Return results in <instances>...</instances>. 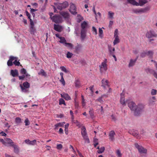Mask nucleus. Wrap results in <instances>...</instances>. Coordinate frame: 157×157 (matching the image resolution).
<instances>
[{
    "mask_svg": "<svg viewBox=\"0 0 157 157\" xmlns=\"http://www.w3.org/2000/svg\"><path fill=\"white\" fill-rule=\"evenodd\" d=\"M30 86V84L27 81L23 82V85L22 84H20V85L22 91L24 92H27V90L26 89L29 88Z\"/></svg>",
    "mask_w": 157,
    "mask_h": 157,
    "instance_id": "4",
    "label": "nucleus"
},
{
    "mask_svg": "<svg viewBox=\"0 0 157 157\" xmlns=\"http://www.w3.org/2000/svg\"><path fill=\"white\" fill-rule=\"evenodd\" d=\"M11 75L13 77L17 76L18 75V71L17 70H11Z\"/></svg>",
    "mask_w": 157,
    "mask_h": 157,
    "instance_id": "18",
    "label": "nucleus"
},
{
    "mask_svg": "<svg viewBox=\"0 0 157 157\" xmlns=\"http://www.w3.org/2000/svg\"><path fill=\"white\" fill-rule=\"evenodd\" d=\"M60 68L61 69V70L62 71H63L66 73L67 72V70L66 67H64L61 66L60 67Z\"/></svg>",
    "mask_w": 157,
    "mask_h": 157,
    "instance_id": "52",
    "label": "nucleus"
},
{
    "mask_svg": "<svg viewBox=\"0 0 157 157\" xmlns=\"http://www.w3.org/2000/svg\"><path fill=\"white\" fill-rule=\"evenodd\" d=\"M25 13H26V16L28 17V18L29 19L30 18V15L29 13L26 10L25 11Z\"/></svg>",
    "mask_w": 157,
    "mask_h": 157,
    "instance_id": "63",
    "label": "nucleus"
},
{
    "mask_svg": "<svg viewBox=\"0 0 157 157\" xmlns=\"http://www.w3.org/2000/svg\"><path fill=\"white\" fill-rule=\"evenodd\" d=\"M75 109H78V108L79 103L78 102L76 101L75 100Z\"/></svg>",
    "mask_w": 157,
    "mask_h": 157,
    "instance_id": "57",
    "label": "nucleus"
},
{
    "mask_svg": "<svg viewBox=\"0 0 157 157\" xmlns=\"http://www.w3.org/2000/svg\"><path fill=\"white\" fill-rule=\"evenodd\" d=\"M87 26V24L85 21H83L81 24V29L83 30H86V28Z\"/></svg>",
    "mask_w": 157,
    "mask_h": 157,
    "instance_id": "19",
    "label": "nucleus"
},
{
    "mask_svg": "<svg viewBox=\"0 0 157 157\" xmlns=\"http://www.w3.org/2000/svg\"><path fill=\"white\" fill-rule=\"evenodd\" d=\"M136 60V59L133 60L132 59H131L128 64V67H130L134 66Z\"/></svg>",
    "mask_w": 157,
    "mask_h": 157,
    "instance_id": "25",
    "label": "nucleus"
},
{
    "mask_svg": "<svg viewBox=\"0 0 157 157\" xmlns=\"http://www.w3.org/2000/svg\"><path fill=\"white\" fill-rule=\"evenodd\" d=\"M54 29L58 32H61L62 31V27L58 25L54 24Z\"/></svg>",
    "mask_w": 157,
    "mask_h": 157,
    "instance_id": "16",
    "label": "nucleus"
},
{
    "mask_svg": "<svg viewBox=\"0 0 157 157\" xmlns=\"http://www.w3.org/2000/svg\"><path fill=\"white\" fill-rule=\"evenodd\" d=\"M73 55V54L72 53L69 52H68L67 54V57L68 58H71Z\"/></svg>",
    "mask_w": 157,
    "mask_h": 157,
    "instance_id": "45",
    "label": "nucleus"
},
{
    "mask_svg": "<svg viewBox=\"0 0 157 157\" xmlns=\"http://www.w3.org/2000/svg\"><path fill=\"white\" fill-rule=\"evenodd\" d=\"M115 39L113 42L114 45H115L120 42L118 36H114Z\"/></svg>",
    "mask_w": 157,
    "mask_h": 157,
    "instance_id": "28",
    "label": "nucleus"
},
{
    "mask_svg": "<svg viewBox=\"0 0 157 157\" xmlns=\"http://www.w3.org/2000/svg\"><path fill=\"white\" fill-rule=\"evenodd\" d=\"M60 81L63 84V86H64L65 85V82L64 81V78L63 77H62V78H61V79L60 80Z\"/></svg>",
    "mask_w": 157,
    "mask_h": 157,
    "instance_id": "55",
    "label": "nucleus"
},
{
    "mask_svg": "<svg viewBox=\"0 0 157 157\" xmlns=\"http://www.w3.org/2000/svg\"><path fill=\"white\" fill-rule=\"evenodd\" d=\"M128 2V3L134 5H136V6H138L139 5V3L136 2L134 0H127Z\"/></svg>",
    "mask_w": 157,
    "mask_h": 157,
    "instance_id": "24",
    "label": "nucleus"
},
{
    "mask_svg": "<svg viewBox=\"0 0 157 157\" xmlns=\"http://www.w3.org/2000/svg\"><path fill=\"white\" fill-rule=\"evenodd\" d=\"M128 132L134 136H137L138 135V132L137 131L132 128L128 131Z\"/></svg>",
    "mask_w": 157,
    "mask_h": 157,
    "instance_id": "15",
    "label": "nucleus"
},
{
    "mask_svg": "<svg viewBox=\"0 0 157 157\" xmlns=\"http://www.w3.org/2000/svg\"><path fill=\"white\" fill-rule=\"evenodd\" d=\"M107 59L102 62L101 65H99L100 71L101 73H102L104 71H106L107 69Z\"/></svg>",
    "mask_w": 157,
    "mask_h": 157,
    "instance_id": "3",
    "label": "nucleus"
},
{
    "mask_svg": "<svg viewBox=\"0 0 157 157\" xmlns=\"http://www.w3.org/2000/svg\"><path fill=\"white\" fill-rule=\"evenodd\" d=\"M68 5V3L67 1H65L62 3H57L56 6L58 10H61L67 7Z\"/></svg>",
    "mask_w": 157,
    "mask_h": 157,
    "instance_id": "2",
    "label": "nucleus"
},
{
    "mask_svg": "<svg viewBox=\"0 0 157 157\" xmlns=\"http://www.w3.org/2000/svg\"><path fill=\"white\" fill-rule=\"evenodd\" d=\"M24 123H25V125L26 126L29 125L30 124V122L28 119L27 118H26L25 119L24 121Z\"/></svg>",
    "mask_w": 157,
    "mask_h": 157,
    "instance_id": "51",
    "label": "nucleus"
},
{
    "mask_svg": "<svg viewBox=\"0 0 157 157\" xmlns=\"http://www.w3.org/2000/svg\"><path fill=\"white\" fill-rule=\"evenodd\" d=\"M103 31L100 28L99 29V36L100 37L102 38L103 37Z\"/></svg>",
    "mask_w": 157,
    "mask_h": 157,
    "instance_id": "40",
    "label": "nucleus"
},
{
    "mask_svg": "<svg viewBox=\"0 0 157 157\" xmlns=\"http://www.w3.org/2000/svg\"><path fill=\"white\" fill-rule=\"evenodd\" d=\"M82 98V105L83 106H84L85 105V99L84 98V97L83 95H82L81 96Z\"/></svg>",
    "mask_w": 157,
    "mask_h": 157,
    "instance_id": "60",
    "label": "nucleus"
},
{
    "mask_svg": "<svg viewBox=\"0 0 157 157\" xmlns=\"http://www.w3.org/2000/svg\"><path fill=\"white\" fill-rule=\"evenodd\" d=\"M69 11L72 14L74 15H75L77 13L75 6L72 3H71L70 4Z\"/></svg>",
    "mask_w": 157,
    "mask_h": 157,
    "instance_id": "7",
    "label": "nucleus"
},
{
    "mask_svg": "<svg viewBox=\"0 0 157 157\" xmlns=\"http://www.w3.org/2000/svg\"><path fill=\"white\" fill-rule=\"evenodd\" d=\"M66 46L69 47V48H72L73 47V45L72 44L70 43H66L64 45Z\"/></svg>",
    "mask_w": 157,
    "mask_h": 157,
    "instance_id": "42",
    "label": "nucleus"
},
{
    "mask_svg": "<svg viewBox=\"0 0 157 157\" xmlns=\"http://www.w3.org/2000/svg\"><path fill=\"white\" fill-rule=\"evenodd\" d=\"M65 124V123L64 122L59 123L56 124L55 126L56 128H57L58 127H63V126Z\"/></svg>",
    "mask_w": 157,
    "mask_h": 157,
    "instance_id": "31",
    "label": "nucleus"
},
{
    "mask_svg": "<svg viewBox=\"0 0 157 157\" xmlns=\"http://www.w3.org/2000/svg\"><path fill=\"white\" fill-rule=\"evenodd\" d=\"M89 113L90 117L92 118H93L94 117V115L93 109L91 108L90 109V110L89 111Z\"/></svg>",
    "mask_w": 157,
    "mask_h": 157,
    "instance_id": "37",
    "label": "nucleus"
},
{
    "mask_svg": "<svg viewBox=\"0 0 157 157\" xmlns=\"http://www.w3.org/2000/svg\"><path fill=\"white\" fill-rule=\"evenodd\" d=\"M59 104L61 105L62 104H64L65 105V101L63 98H60L59 100Z\"/></svg>",
    "mask_w": 157,
    "mask_h": 157,
    "instance_id": "47",
    "label": "nucleus"
},
{
    "mask_svg": "<svg viewBox=\"0 0 157 157\" xmlns=\"http://www.w3.org/2000/svg\"><path fill=\"white\" fill-rule=\"evenodd\" d=\"M36 140H34L33 141H29V144L30 145H34L36 144Z\"/></svg>",
    "mask_w": 157,
    "mask_h": 157,
    "instance_id": "50",
    "label": "nucleus"
},
{
    "mask_svg": "<svg viewBox=\"0 0 157 157\" xmlns=\"http://www.w3.org/2000/svg\"><path fill=\"white\" fill-rule=\"evenodd\" d=\"M124 97V94L123 92L121 93L120 102L123 106L126 105V101H125Z\"/></svg>",
    "mask_w": 157,
    "mask_h": 157,
    "instance_id": "10",
    "label": "nucleus"
},
{
    "mask_svg": "<svg viewBox=\"0 0 157 157\" xmlns=\"http://www.w3.org/2000/svg\"><path fill=\"white\" fill-rule=\"evenodd\" d=\"M146 36L148 38H150L157 37V35L155 33L154 31L151 30L146 33Z\"/></svg>",
    "mask_w": 157,
    "mask_h": 157,
    "instance_id": "8",
    "label": "nucleus"
},
{
    "mask_svg": "<svg viewBox=\"0 0 157 157\" xmlns=\"http://www.w3.org/2000/svg\"><path fill=\"white\" fill-rule=\"evenodd\" d=\"M59 13L65 19H67L69 18V14L67 12H60Z\"/></svg>",
    "mask_w": 157,
    "mask_h": 157,
    "instance_id": "12",
    "label": "nucleus"
},
{
    "mask_svg": "<svg viewBox=\"0 0 157 157\" xmlns=\"http://www.w3.org/2000/svg\"><path fill=\"white\" fill-rule=\"evenodd\" d=\"M116 154L118 157H121L122 156V154L121 152L120 151L119 149L116 151Z\"/></svg>",
    "mask_w": 157,
    "mask_h": 157,
    "instance_id": "48",
    "label": "nucleus"
},
{
    "mask_svg": "<svg viewBox=\"0 0 157 157\" xmlns=\"http://www.w3.org/2000/svg\"><path fill=\"white\" fill-rule=\"evenodd\" d=\"M18 59H17L15 60L13 63L14 64L17 66H19L20 65V63L19 61H17Z\"/></svg>",
    "mask_w": 157,
    "mask_h": 157,
    "instance_id": "43",
    "label": "nucleus"
},
{
    "mask_svg": "<svg viewBox=\"0 0 157 157\" xmlns=\"http://www.w3.org/2000/svg\"><path fill=\"white\" fill-rule=\"evenodd\" d=\"M75 86L76 87L79 88L80 87V82L77 79L75 80Z\"/></svg>",
    "mask_w": 157,
    "mask_h": 157,
    "instance_id": "35",
    "label": "nucleus"
},
{
    "mask_svg": "<svg viewBox=\"0 0 157 157\" xmlns=\"http://www.w3.org/2000/svg\"><path fill=\"white\" fill-rule=\"evenodd\" d=\"M147 56L149 57L152 58L154 54V52L152 51L149 50L146 51Z\"/></svg>",
    "mask_w": 157,
    "mask_h": 157,
    "instance_id": "22",
    "label": "nucleus"
},
{
    "mask_svg": "<svg viewBox=\"0 0 157 157\" xmlns=\"http://www.w3.org/2000/svg\"><path fill=\"white\" fill-rule=\"evenodd\" d=\"M61 96L66 100H69L71 99V98L67 94H63V95H61Z\"/></svg>",
    "mask_w": 157,
    "mask_h": 157,
    "instance_id": "21",
    "label": "nucleus"
},
{
    "mask_svg": "<svg viewBox=\"0 0 157 157\" xmlns=\"http://www.w3.org/2000/svg\"><path fill=\"white\" fill-rule=\"evenodd\" d=\"M20 73L22 75H25L26 78L25 79V80L27 81L28 79L27 78H29L30 75L27 73L26 70L24 68H22L20 70Z\"/></svg>",
    "mask_w": 157,
    "mask_h": 157,
    "instance_id": "11",
    "label": "nucleus"
},
{
    "mask_svg": "<svg viewBox=\"0 0 157 157\" xmlns=\"http://www.w3.org/2000/svg\"><path fill=\"white\" fill-rule=\"evenodd\" d=\"M114 13L111 12V11H109L108 12V15L109 17L111 18H113V16L114 15Z\"/></svg>",
    "mask_w": 157,
    "mask_h": 157,
    "instance_id": "44",
    "label": "nucleus"
},
{
    "mask_svg": "<svg viewBox=\"0 0 157 157\" xmlns=\"http://www.w3.org/2000/svg\"><path fill=\"white\" fill-rule=\"evenodd\" d=\"M148 9L147 8H146L144 9H141L137 11L136 12V13H140V12L145 13L146 12L147 10Z\"/></svg>",
    "mask_w": 157,
    "mask_h": 157,
    "instance_id": "34",
    "label": "nucleus"
},
{
    "mask_svg": "<svg viewBox=\"0 0 157 157\" xmlns=\"http://www.w3.org/2000/svg\"><path fill=\"white\" fill-rule=\"evenodd\" d=\"M0 134L2 136H6V134L3 131L1 132H0Z\"/></svg>",
    "mask_w": 157,
    "mask_h": 157,
    "instance_id": "64",
    "label": "nucleus"
},
{
    "mask_svg": "<svg viewBox=\"0 0 157 157\" xmlns=\"http://www.w3.org/2000/svg\"><path fill=\"white\" fill-rule=\"evenodd\" d=\"M146 56H147L146 51H143L141 53V55H140L141 57L142 58L145 57Z\"/></svg>",
    "mask_w": 157,
    "mask_h": 157,
    "instance_id": "46",
    "label": "nucleus"
},
{
    "mask_svg": "<svg viewBox=\"0 0 157 157\" xmlns=\"http://www.w3.org/2000/svg\"><path fill=\"white\" fill-rule=\"evenodd\" d=\"M128 106L131 110L134 111V115L135 116H139L142 113L144 107L142 104H139L136 105L133 101H130L128 103Z\"/></svg>",
    "mask_w": 157,
    "mask_h": 157,
    "instance_id": "1",
    "label": "nucleus"
},
{
    "mask_svg": "<svg viewBox=\"0 0 157 157\" xmlns=\"http://www.w3.org/2000/svg\"><path fill=\"white\" fill-rule=\"evenodd\" d=\"M98 101L102 103L103 102V101L102 99V97H100L96 100V101Z\"/></svg>",
    "mask_w": 157,
    "mask_h": 157,
    "instance_id": "59",
    "label": "nucleus"
},
{
    "mask_svg": "<svg viewBox=\"0 0 157 157\" xmlns=\"http://www.w3.org/2000/svg\"><path fill=\"white\" fill-rule=\"evenodd\" d=\"M18 59V58L16 57H14L13 56H10V57L9 59L8 60L7 62V64L8 66H11L13 65V60L15 61V60Z\"/></svg>",
    "mask_w": 157,
    "mask_h": 157,
    "instance_id": "9",
    "label": "nucleus"
},
{
    "mask_svg": "<svg viewBox=\"0 0 157 157\" xmlns=\"http://www.w3.org/2000/svg\"><path fill=\"white\" fill-rule=\"evenodd\" d=\"M11 147H12L14 148V153L16 154H18L19 152V149L18 147L16 144L11 143Z\"/></svg>",
    "mask_w": 157,
    "mask_h": 157,
    "instance_id": "14",
    "label": "nucleus"
},
{
    "mask_svg": "<svg viewBox=\"0 0 157 157\" xmlns=\"http://www.w3.org/2000/svg\"><path fill=\"white\" fill-rule=\"evenodd\" d=\"M52 21L56 23H61L62 21V18L58 15H55L52 17Z\"/></svg>",
    "mask_w": 157,
    "mask_h": 157,
    "instance_id": "6",
    "label": "nucleus"
},
{
    "mask_svg": "<svg viewBox=\"0 0 157 157\" xmlns=\"http://www.w3.org/2000/svg\"><path fill=\"white\" fill-rule=\"evenodd\" d=\"M63 148V146L61 144H58L57 145L56 148L58 150H61Z\"/></svg>",
    "mask_w": 157,
    "mask_h": 157,
    "instance_id": "53",
    "label": "nucleus"
},
{
    "mask_svg": "<svg viewBox=\"0 0 157 157\" xmlns=\"http://www.w3.org/2000/svg\"><path fill=\"white\" fill-rule=\"evenodd\" d=\"M84 140H85L86 142H87L88 143H90V140L87 136V134L86 135H84L82 136Z\"/></svg>",
    "mask_w": 157,
    "mask_h": 157,
    "instance_id": "29",
    "label": "nucleus"
},
{
    "mask_svg": "<svg viewBox=\"0 0 157 157\" xmlns=\"http://www.w3.org/2000/svg\"><path fill=\"white\" fill-rule=\"evenodd\" d=\"M35 31V29L33 26H30V33L31 34H33Z\"/></svg>",
    "mask_w": 157,
    "mask_h": 157,
    "instance_id": "39",
    "label": "nucleus"
},
{
    "mask_svg": "<svg viewBox=\"0 0 157 157\" xmlns=\"http://www.w3.org/2000/svg\"><path fill=\"white\" fill-rule=\"evenodd\" d=\"M6 141L8 142L7 143H6L7 144H8L10 145V146H11V143H13V144H14V143L12 141V140L10 139L7 138L6 140Z\"/></svg>",
    "mask_w": 157,
    "mask_h": 157,
    "instance_id": "41",
    "label": "nucleus"
},
{
    "mask_svg": "<svg viewBox=\"0 0 157 157\" xmlns=\"http://www.w3.org/2000/svg\"><path fill=\"white\" fill-rule=\"evenodd\" d=\"M105 148L104 147H102L97 151V152L99 154H101L103 153L105 151Z\"/></svg>",
    "mask_w": 157,
    "mask_h": 157,
    "instance_id": "38",
    "label": "nucleus"
},
{
    "mask_svg": "<svg viewBox=\"0 0 157 157\" xmlns=\"http://www.w3.org/2000/svg\"><path fill=\"white\" fill-rule=\"evenodd\" d=\"M0 142L2 143L6 146H8L7 145L6 143L4 140L2 139H0Z\"/></svg>",
    "mask_w": 157,
    "mask_h": 157,
    "instance_id": "56",
    "label": "nucleus"
},
{
    "mask_svg": "<svg viewBox=\"0 0 157 157\" xmlns=\"http://www.w3.org/2000/svg\"><path fill=\"white\" fill-rule=\"evenodd\" d=\"M39 75H41L42 76H46L47 74L46 73L44 72V70L43 69H41L40 72L38 73Z\"/></svg>",
    "mask_w": 157,
    "mask_h": 157,
    "instance_id": "36",
    "label": "nucleus"
},
{
    "mask_svg": "<svg viewBox=\"0 0 157 157\" xmlns=\"http://www.w3.org/2000/svg\"><path fill=\"white\" fill-rule=\"evenodd\" d=\"M112 48H113L111 46H108V49L111 54H114V52L112 51Z\"/></svg>",
    "mask_w": 157,
    "mask_h": 157,
    "instance_id": "58",
    "label": "nucleus"
},
{
    "mask_svg": "<svg viewBox=\"0 0 157 157\" xmlns=\"http://www.w3.org/2000/svg\"><path fill=\"white\" fill-rule=\"evenodd\" d=\"M115 133L113 131H111L109 133V139L112 141H113L114 140V135Z\"/></svg>",
    "mask_w": 157,
    "mask_h": 157,
    "instance_id": "17",
    "label": "nucleus"
},
{
    "mask_svg": "<svg viewBox=\"0 0 157 157\" xmlns=\"http://www.w3.org/2000/svg\"><path fill=\"white\" fill-rule=\"evenodd\" d=\"M81 134L82 136L87 135L86 128H82L81 130Z\"/></svg>",
    "mask_w": 157,
    "mask_h": 157,
    "instance_id": "33",
    "label": "nucleus"
},
{
    "mask_svg": "<svg viewBox=\"0 0 157 157\" xmlns=\"http://www.w3.org/2000/svg\"><path fill=\"white\" fill-rule=\"evenodd\" d=\"M147 2V1L146 0H139V5L140 6H142Z\"/></svg>",
    "mask_w": 157,
    "mask_h": 157,
    "instance_id": "30",
    "label": "nucleus"
},
{
    "mask_svg": "<svg viewBox=\"0 0 157 157\" xmlns=\"http://www.w3.org/2000/svg\"><path fill=\"white\" fill-rule=\"evenodd\" d=\"M15 122L17 124H20L22 123V120L20 117H17L15 119Z\"/></svg>",
    "mask_w": 157,
    "mask_h": 157,
    "instance_id": "23",
    "label": "nucleus"
},
{
    "mask_svg": "<svg viewBox=\"0 0 157 157\" xmlns=\"http://www.w3.org/2000/svg\"><path fill=\"white\" fill-rule=\"evenodd\" d=\"M157 92L156 90L153 89L151 90V94L152 95H155L156 94Z\"/></svg>",
    "mask_w": 157,
    "mask_h": 157,
    "instance_id": "49",
    "label": "nucleus"
},
{
    "mask_svg": "<svg viewBox=\"0 0 157 157\" xmlns=\"http://www.w3.org/2000/svg\"><path fill=\"white\" fill-rule=\"evenodd\" d=\"M149 71L153 75L155 78L157 79V73L155 71L152 70H151Z\"/></svg>",
    "mask_w": 157,
    "mask_h": 157,
    "instance_id": "32",
    "label": "nucleus"
},
{
    "mask_svg": "<svg viewBox=\"0 0 157 157\" xmlns=\"http://www.w3.org/2000/svg\"><path fill=\"white\" fill-rule=\"evenodd\" d=\"M82 47V46L81 44H78L75 48V50L77 53H78Z\"/></svg>",
    "mask_w": 157,
    "mask_h": 157,
    "instance_id": "26",
    "label": "nucleus"
},
{
    "mask_svg": "<svg viewBox=\"0 0 157 157\" xmlns=\"http://www.w3.org/2000/svg\"><path fill=\"white\" fill-rule=\"evenodd\" d=\"M92 31L95 33V35H97V30L96 29L94 26L92 27Z\"/></svg>",
    "mask_w": 157,
    "mask_h": 157,
    "instance_id": "61",
    "label": "nucleus"
},
{
    "mask_svg": "<svg viewBox=\"0 0 157 157\" xmlns=\"http://www.w3.org/2000/svg\"><path fill=\"white\" fill-rule=\"evenodd\" d=\"M86 30H81V38L82 40H83L86 37Z\"/></svg>",
    "mask_w": 157,
    "mask_h": 157,
    "instance_id": "20",
    "label": "nucleus"
},
{
    "mask_svg": "<svg viewBox=\"0 0 157 157\" xmlns=\"http://www.w3.org/2000/svg\"><path fill=\"white\" fill-rule=\"evenodd\" d=\"M135 146L140 153L146 154L147 153V150L142 146L139 145L137 143L135 144Z\"/></svg>",
    "mask_w": 157,
    "mask_h": 157,
    "instance_id": "5",
    "label": "nucleus"
},
{
    "mask_svg": "<svg viewBox=\"0 0 157 157\" xmlns=\"http://www.w3.org/2000/svg\"><path fill=\"white\" fill-rule=\"evenodd\" d=\"M18 77L19 80H23L24 79L25 77L26 78V77L25 76V75H23L22 76H18Z\"/></svg>",
    "mask_w": 157,
    "mask_h": 157,
    "instance_id": "54",
    "label": "nucleus"
},
{
    "mask_svg": "<svg viewBox=\"0 0 157 157\" xmlns=\"http://www.w3.org/2000/svg\"><path fill=\"white\" fill-rule=\"evenodd\" d=\"M101 86L103 87L104 88L107 87H109L108 81L105 79H103L101 80Z\"/></svg>",
    "mask_w": 157,
    "mask_h": 157,
    "instance_id": "13",
    "label": "nucleus"
},
{
    "mask_svg": "<svg viewBox=\"0 0 157 157\" xmlns=\"http://www.w3.org/2000/svg\"><path fill=\"white\" fill-rule=\"evenodd\" d=\"M60 40L59 42L63 44L64 45L66 43V40L65 38L63 37H59Z\"/></svg>",
    "mask_w": 157,
    "mask_h": 157,
    "instance_id": "27",
    "label": "nucleus"
},
{
    "mask_svg": "<svg viewBox=\"0 0 157 157\" xmlns=\"http://www.w3.org/2000/svg\"><path fill=\"white\" fill-rule=\"evenodd\" d=\"M118 30L117 29H116L114 33V36H118Z\"/></svg>",
    "mask_w": 157,
    "mask_h": 157,
    "instance_id": "62",
    "label": "nucleus"
}]
</instances>
